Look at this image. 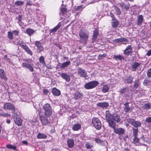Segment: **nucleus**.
<instances>
[{
    "instance_id": "1",
    "label": "nucleus",
    "mask_w": 151,
    "mask_h": 151,
    "mask_svg": "<svg viewBox=\"0 0 151 151\" xmlns=\"http://www.w3.org/2000/svg\"><path fill=\"white\" fill-rule=\"evenodd\" d=\"M105 118L110 127L114 126L115 125H116L115 122L118 123L119 122L121 121L119 115L116 114H111L109 110L106 111Z\"/></svg>"
},
{
    "instance_id": "2",
    "label": "nucleus",
    "mask_w": 151,
    "mask_h": 151,
    "mask_svg": "<svg viewBox=\"0 0 151 151\" xmlns=\"http://www.w3.org/2000/svg\"><path fill=\"white\" fill-rule=\"evenodd\" d=\"M89 32L85 29H81L79 32L80 37L79 42L81 43L86 44L88 40Z\"/></svg>"
},
{
    "instance_id": "3",
    "label": "nucleus",
    "mask_w": 151,
    "mask_h": 151,
    "mask_svg": "<svg viewBox=\"0 0 151 151\" xmlns=\"http://www.w3.org/2000/svg\"><path fill=\"white\" fill-rule=\"evenodd\" d=\"M44 110V114L47 117H50L52 114V107L50 104H45L43 107Z\"/></svg>"
},
{
    "instance_id": "4",
    "label": "nucleus",
    "mask_w": 151,
    "mask_h": 151,
    "mask_svg": "<svg viewBox=\"0 0 151 151\" xmlns=\"http://www.w3.org/2000/svg\"><path fill=\"white\" fill-rule=\"evenodd\" d=\"M92 123L93 126L98 130L101 128V123L100 120L97 117H93L92 119Z\"/></svg>"
},
{
    "instance_id": "5",
    "label": "nucleus",
    "mask_w": 151,
    "mask_h": 151,
    "mask_svg": "<svg viewBox=\"0 0 151 151\" xmlns=\"http://www.w3.org/2000/svg\"><path fill=\"white\" fill-rule=\"evenodd\" d=\"M99 84V83L97 81H90L85 84L84 88L86 89H91L96 87Z\"/></svg>"
},
{
    "instance_id": "6",
    "label": "nucleus",
    "mask_w": 151,
    "mask_h": 151,
    "mask_svg": "<svg viewBox=\"0 0 151 151\" xmlns=\"http://www.w3.org/2000/svg\"><path fill=\"white\" fill-rule=\"evenodd\" d=\"M41 110H39L38 113L39 115V117L40 121L42 124L44 126H46L49 123V120L48 117H47V116L44 115L43 114H41Z\"/></svg>"
},
{
    "instance_id": "7",
    "label": "nucleus",
    "mask_w": 151,
    "mask_h": 151,
    "mask_svg": "<svg viewBox=\"0 0 151 151\" xmlns=\"http://www.w3.org/2000/svg\"><path fill=\"white\" fill-rule=\"evenodd\" d=\"M23 61L24 62L22 63V67L27 68L31 72H33L34 68L29 63V59H24Z\"/></svg>"
},
{
    "instance_id": "8",
    "label": "nucleus",
    "mask_w": 151,
    "mask_h": 151,
    "mask_svg": "<svg viewBox=\"0 0 151 151\" xmlns=\"http://www.w3.org/2000/svg\"><path fill=\"white\" fill-rule=\"evenodd\" d=\"M116 125H115L110 127L113 129L114 132L116 134L119 136L123 135L125 133V130L122 128H116Z\"/></svg>"
},
{
    "instance_id": "9",
    "label": "nucleus",
    "mask_w": 151,
    "mask_h": 151,
    "mask_svg": "<svg viewBox=\"0 0 151 151\" xmlns=\"http://www.w3.org/2000/svg\"><path fill=\"white\" fill-rule=\"evenodd\" d=\"M17 44L24 49L28 54L31 55H33L32 52L25 43H24L23 42H18Z\"/></svg>"
},
{
    "instance_id": "10",
    "label": "nucleus",
    "mask_w": 151,
    "mask_h": 151,
    "mask_svg": "<svg viewBox=\"0 0 151 151\" xmlns=\"http://www.w3.org/2000/svg\"><path fill=\"white\" fill-rule=\"evenodd\" d=\"M3 109L5 110H12L13 111H15L14 106L10 103H5L3 106Z\"/></svg>"
},
{
    "instance_id": "11",
    "label": "nucleus",
    "mask_w": 151,
    "mask_h": 151,
    "mask_svg": "<svg viewBox=\"0 0 151 151\" xmlns=\"http://www.w3.org/2000/svg\"><path fill=\"white\" fill-rule=\"evenodd\" d=\"M12 117L13 118H15L14 121L15 124L18 126H21L22 123V120L20 117L16 113H14L12 115Z\"/></svg>"
},
{
    "instance_id": "12",
    "label": "nucleus",
    "mask_w": 151,
    "mask_h": 151,
    "mask_svg": "<svg viewBox=\"0 0 151 151\" xmlns=\"http://www.w3.org/2000/svg\"><path fill=\"white\" fill-rule=\"evenodd\" d=\"M43 44H44L41 42L40 41H35V45L39 53H40L44 51V48L43 46Z\"/></svg>"
},
{
    "instance_id": "13",
    "label": "nucleus",
    "mask_w": 151,
    "mask_h": 151,
    "mask_svg": "<svg viewBox=\"0 0 151 151\" xmlns=\"http://www.w3.org/2000/svg\"><path fill=\"white\" fill-rule=\"evenodd\" d=\"M129 103L126 102L124 104V110L126 113H129L132 112V108L129 105Z\"/></svg>"
},
{
    "instance_id": "14",
    "label": "nucleus",
    "mask_w": 151,
    "mask_h": 151,
    "mask_svg": "<svg viewBox=\"0 0 151 151\" xmlns=\"http://www.w3.org/2000/svg\"><path fill=\"white\" fill-rule=\"evenodd\" d=\"M132 53V47L131 45H129L124 51L123 53L126 56H129L131 55Z\"/></svg>"
},
{
    "instance_id": "15",
    "label": "nucleus",
    "mask_w": 151,
    "mask_h": 151,
    "mask_svg": "<svg viewBox=\"0 0 151 151\" xmlns=\"http://www.w3.org/2000/svg\"><path fill=\"white\" fill-rule=\"evenodd\" d=\"M99 35V29L97 28H95L93 31L92 39V40L93 42L96 41Z\"/></svg>"
},
{
    "instance_id": "16",
    "label": "nucleus",
    "mask_w": 151,
    "mask_h": 151,
    "mask_svg": "<svg viewBox=\"0 0 151 151\" xmlns=\"http://www.w3.org/2000/svg\"><path fill=\"white\" fill-rule=\"evenodd\" d=\"M78 74L80 75L81 77L86 78L88 76L85 70H83L81 68H79L78 70Z\"/></svg>"
},
{
    "instance_id": "17",
    "label": "nucleus",
    "mask_w": 151,
    "mask_h": 151,
    "mask_svg": "<svg viewBox=\"0 0 151 151\" xmlns=\"http://www.w3.org/2000/svg\"><path fill=\"white\" fill-rule=\"evenodd\" d=\"M0 78L2 80L6 82L8 80V78L7 77L5 72L4 69H0Z\"/></svg>"
},
{
    "instance_id": "18",
    "label": "nucleus",
    "mask_w": 151,
    "mask_h": 151,
    "mask_svg": "<svg viewBox=\"0 0 151 151\" xmlns=\"http://www.w3.org/2000/svg\"><path fill=\"white\" fill-rule=\"evenodd\" d=\"M83 96V95L82 93L76 91L73 94V98L75 100H80L82 99Z\"/></svg>"
},
{
    "instance_id": "19",
    "label": "nucleus",
    "mask_w": 151,
    "mask_h": 151,
    "mask_svg": "<svg viewBox=\"0 0 151 151\" xmlns=\"http://www.w3.org/2000/svg\"><path fill=\"white\" fill-rule=\"evenodd\" d=\"M109 105V103L105 102L98 103L96 104V106L97 107L103 109H106L108 107Z\"/></svg>"
},
{
    "instance_id": "20",
    "label": "nucleus",
    "mask_w": 151,
    "mask_h": 151,
    "mask_svg": "<svg viewBox=\"0 0 151 151\" xmlns=\"http://www.w3.org/2000/svg\"><path fill=\"white\" fill-rule=\"evenodd\" d=\"M58 74L60 75L61 77L63 79L65 80L66 81L69 82L70 81V77L69 75L65 73H60L59 72Z\"/></svg>"
},
{
    "instance_id": "21",
    "label": "nucleus",
    "mask_w": 151,
    "mask_h": 151,
    "mask_svg": "<svg viewBox=\"0 0 151 151\" xmlns=\"http://www.w3.org/2000/svg\"><path fill=\"white\" fill-rule=\"evenodd\" d=\"M61 24L60 22L58 24L53 28L51 29L50 31V35H52L55 34V32L61 27Z\"/></svg>"
},
{
    "instance_id": "22",
    "label": "nucleus",
    "mask_w": 151,
    "mask_h": 151,
    "mask_svg": "<svg viewBox=\"0 0 151 151\" xmlns=\"http://www.w3.org/2000/svg\"><path fill=\"white\" fill-rule=\"evenodd\" d=\"M67 143L68 147L72 148L74 145V141L72 138H69L67 140Z\"/></svg>"
},
{
    "instance_id": "23",
    "label": "nucleus",
    "mask_w": 151,
    "mask_h": 151,
    "mask_svg": "<svg viewBox=\"0 0 151 151\" xmlns=\"http://www.w3.org/2000/svg\"><path fill=\"white\" fill-rule=\"evenodd\" d=\"M141 63H139L137 62H135L133 63L131 65V67L133 71H136L137 68L140 66Z\"/></svg>"
},
{
    "instance_id": "24",
    "label": "nucleus",
    "mask_w": 151,
    "mask_h": 151,
    "mask_svg": "<svg viewBox=\"0 0 151 151\" xmlns=\"http://www.w3.org/2000/svg\"><path fill=\"white\" fill-rule=\"evenodd\" d=\"M51 92L53 95L55 96H59L61 94L60 91L55 87L52 89Z\"/></svg>"
},
{
    "instance_id": "25",
    "label": "nucleus",
    "mask_w": 151,
    "mask_h": 151,
    "mask_svg": "<svg viewBox=\"0 0 151 151\" xmlns=\"http://www.w3.org/2000/svg\"><path fill=\"white\" fill-rule=\"evenodd\" d=\"M133 78L131 75L125 79L124 81L127 84H131L133 82Z\"/></svg>"
},
{
    "instance_id": "26",
    "label": "nucleus",
    "mask_w": 151,
    "mask_h": 151,
    "mask_svg": "<svg viewBox=\"0 0 151 151\" xmlns=\"http://www.w3.org/2000/svg\"><path fill=\"white\" fill-rule=\"evenodd\" d=\"M144 20L143 17L142 15H139L137 18V24L138 25H140L142 24Z\"/></svg>"
},
{
    "instance_id": "27",
    "label": "nucleus",
    "mask_w": 151,
    "mask_h": 151,
    "mask_svg": "<svg viewBox=\"0 0 151 151\" xmlns=\"http://www.w3.org/2000/svg\"><path fill=\"white\" fill-rule=\"evenodd\" d=\"M60 15L61 16H64L65 17L67 16V9L64 7L60 8Z\"/></svg>"
},
{
    "instance_id": "28",
    "label": "nucleus",
    "mask_w": 151,
    "mask_h": 151,
    "mask_svg": "<svg viewBox=\"0 0 151 151\" xmlns=\"http://www.w3.org/2000/svg\"><path fill=\"white\" fill-rule=\"evenodd\" d=\"M121 7L124 9L127 10L130 8V4L128 3L127 4H124V2H122L119 4Z\"/></svg>"
},
{
    "instance_id": "29",
    "label": "nucleus",
    "mask_w": 151,
    "mask_h": 151,
    "mask_svg": "<svg viewBox=\"0 0 151 151\" xmlns=\"http://www.w3.org/2000/svg\"><path fill=\"white\" fill-rule=\"evenodd\" d=\"M114 21L111 22V24L113 27L114 28H116L118 27L119 25V21L117 19L114 20Z\"/></svg>"
},
{
    "instance_id": "30",
    "label": "nucleus",
    "mask_w": 151,
    "mask_h": 151,
    "mask_svg": "<svg viewBox=\"0 0 151 151\" xmlns=\"http://www.w3.org/2000/svg\"><path fill=\"white\" fill-rule=\"evenodd\" d=\"M114 41L117 43L126 42L128 41V40L125 38L123 37L116 39Z\"/></svg>"
},
{
    "instance_id": "31",
    "label": "nucleus",
    "mask_w": 151,
    "mask_h": 151,
    "mask_svg": "<svg viewBox=\"0 0 151 151\" xmlns=\"http://www.w3.org/2000/svg\"><path fill=\"white\" fill-rule=\"evenodd\" d=\"M113 58L116 60H119L121 61L122 60H124V57L122 55H114Z\"/></svg>"
},
{
    "instance_id": "32",
    "label": "nucleus",
    "mask_w": 151,
    "mask_h": 151,
    "mask_svg": "<svg viewBox=\"0 0 151 151\" xmlns=\"http://www.w3.org/2000/svg\"><path fill=\"white\" fill-rule=\"evenodd\" d=\"M47 136L43 133H39L37 135V138L38 139H45L47 138Z\"/></svg>"
},
{
    "instance_id": "33",
    "label": "nucleus",
    "mask_w": 151,
    "mask_h": 151,
    "mask_svg": "<svg viewBox=\"0 0 151 151\" xmlns=\"http://www.w3.org/2000/svg\"><path fill=\"white\" fill-rule=\"evenodd\" d=\"M142 107L144 109L146 110L149 109H151V104L150 102L145 104Z\"/></svg>"
},
{
    "instance_id": "34",
    "label": "nucleus",
    "mask_w": 151,
    "mask_h": 151,
    "mask_svg": "<svg viewBox=\"0 0 151 151\" xmlns=\"http://www.w3.org/2000/svg\"><path fill=\"white\" fill-rule=\"evenodd\" d=\"M71 63V62L70 61H68L65 62L63 63L60 67L62 69H64L65 67L69 65Z\"/></svg>"
},
{
    "instance_id": "35",
    "label": "nucleus",
    "mask_w": 151,
    "mask_h": 151,
    "mask_svg": "<svg viewBox=\"0 0 151 151\" xmlns=\"http://www.w3.org/2000/svg\"><path fill=\"white\" fill-rule=\"evenodd\" d=\"M151 83V80L150 79L145 78L143 83V85L145 86H148Z\"/></svg>"
},
{
    "instance_id": "36",
    "label": "nucleus",
    "mask_w": 151,
    "mask_h": 151,
    "mask_svg": "<svg viewBox=\"0 0 151 151\" xmlns=\"http://www.w3.org/2000/svg\"><path fill=\"white\" fill-rule=\"evenodd\" d=\"M81 125L80 124H76L73 126L72 129L73 131H76L81 129Z\"/></svg>"
},
{
    "instance_id": "37",
    "label": "nucleus",
    "mask_w": 151,
    "mask_h": 151,
    "mask_svg": "<svg viewBox=\"0 0 151 151\" xmlns=\"http://www.w3.org/2000/svg\"><path fill=\"white\" fill-rule=\"evenodd\" d=\"M109 87L107 84H106L103 86L102 91L103 93H106L108 92L109 90Z\"/></svg>"
},
{
    "instance_id": "38",
    "label": "nucleus",
    "mask_w": 151,
    "mask_h": 151,
    "mask_svg": "<svg viewBox=\"0 0 151 151\" xmlns=\"http://www.w3.org/2000/svg\"><path fill=\"white\" fill-rule=\"evenodd\" d=\"M26 33L29 36L32 35L35 31L34 30L30 28L27 29L26 30Z\"/></svg>"
},
{
    "instance_id": "39",
    "label": "nucleus",
    "mask_w": 151,
    "mask_h": 151,
    "mask_svg": "<svg viewBox=\"0 0 151 151\" xmlns=\"http://www.w3.org/2000/svg\"><path fill=\"white\" fill-rule=\"evenodd\" d=\"M141 125V123L140 122L138 121H135L134 120L132 126H134L135 128H138V127H140Z\"/></svg>"
},
{
    "instance_id": "40",
    "label": "nucleus",
    "mask_w": 151,
    "mask_h": 151,
    "mask_svg": "<svg viewBox=\"0 0 151 151\" xmlns=\"http://www.w3.org/2000/svg\"><path fill=\"white\" fill-rule=\"evenodd\" d=\"M140 84L139 79H137L134 81V87L135 88H137L139 87Z\"/></svg>"
},
{
    "instance_id": "41",
    "label": "nucleus",
    "mask_w": 151,
    "mask_h": 151,
    "mask_svg": "<svg viewBox=\"0 0 151 151\" xmlns=\"http://www.w3.org/2000/svg\"><path fill=\"white\" fill-rule=\"evenodd\" d=\"M39 61L43 66H46V63L44 57L42 56H40L39 59Z\"/></svg>"
},
{
    "instance_id": "42",
    "label": "nucleus",
    "mask_w": 151,
    "mask_h": 151,
    "mask_svg": "<svg viewBox=\"0 0 151 151\" xmlns=\"http://www.w3.org/2000/svg\"><path fill=\"white\" fill-rule=\"evenodd\" d=\"M139 140V139L137 137H134L133 139V143L136 146L139 145L138 144Z\"/></svg>"
},
{
    "instance_id": "43",
    "label": "nucleus",
    "mask_w": 151,
    "mask_h": 151,
    "mask_svg": "<svg viewBox=\"0 0 151 151\" xmlns=\"http://www.w3.org/2000/svg\"><path fill=\"white\" fill-rule=\"evenodd\" d=\"M7 36L9 40H12L13 39V32L11 31H9L7 32Z\"/></svg>"
},
{
    "instance_id": "44",
    "label": "nucleus",
    "mask_w": 151,
    "mask_h": 151,
    "mask_svg": "<svg viewBox=\"0 0 151 151\" xmlns=\"http://www.w3.org/2000/svg\"><path fill=\"white\" fill-rule=\"evenodd\" d=\"M24 2L23 1H17L15 2V5L16 6H21L23 5Z\"/></svg>"
},
{
    "instance_id": "45",
    "label": "nucleus",
    "mask_w": 151,
    "mask_h": 151,
    "mask_svg": "<svg viewBox=\"0 0 151 151\" xmlns=\"http://www.w3.org/2000/svg\"><path fill=\"white\" fill-rule=\"evenodd\" d=\"M132 129L133 130V136L134 137H137L138 132V128L135 129L133 128Z\"/></svg>"
},
{
    "instance_id": "46",
    "label": "nucleus",
    "mask_w": 151,
    "mask_h": 151,
    "mask_svg": "<svg viewBox=\"0 0 151 151\" xmlns=\"http://www.w3.org/2000/svg\"><path fill=\"white\" fill-rule=\"evenodd\" d=\"M6 147L9 149H13L14 150H16L17 147L15 146H13L11 144H9L6 145Z\"/></svg>"
},
{
    "instance_id": "47",
    "label": "nucleus",
    "mask_w": 151,
    "mask_h": 151,
    "mask_svg": "<svg viewBox=\"0 0 151 151\" xmlns=\"http://www.w3.org/2000/svg\"><path fill=\"white\" fill-rule=\"evenodd\" d=\"M0 116L6 118L10 117L11 116V114L6 113H0Z\"/></svg>"
},
{
    "instance_id": "48",
    "label": "nucleus",
    "mask_w": 151,
    "mask_h": 151,
    "mask_svg": "<svg viewBox=\"0 0 151 151\" xmlns=\"http://www.w3.org/2000/svg\"><path fill=\"white\" fill-rule=\"evenodd\" d=\"M86 147L87 149H90L93 147V145L88 142H87L85 144Z\"/></svg>"
},
{
    "instance_id": "49",
    "label": "nucleus",
    "mask_w": 151,
    "mask_h": 151,
    "mask_svg": "<svg viewBox=\"0 0 151 151\" xmlns=\"http://www.w3.org/2000/svg\"><path fill=\"white\" fill-rule=\"evenodd\" d=\"M107 55L106 53L103 54H99L98 57V59L99 60H102L104 58L106 57Z\"/></svg>"
},
{
    "instance_id": "50",
    "label": "nucleus",
    "mask_w": 151,
    "mask_h": 151,
    "mask_svg": "<svg viewBox=\"0 0 151 151\" xmlns=\"http://www.w3.org/2000/svg\"><path fill=\"white\" fill-rule=\"evenodd\" d=\"M114 9L116 12L117 14L120 15L121 14V12L117 6H115Z\"/></svg>"
},
{
    "instance_id": "51",
    "label": "nucleus",
    "mask_w": 151,
    "mask_h": 151,
    "mask_svg": "<svg viewBox=\"0 0 151 151\" xmlns=\"http://www.w3.org/2000/svg\"><path fill=\"white\" fill-rule=\"evenodd\" d=\"M85 7L84 6L83 7V5H81L77 6L75 9V11L77 12L79 11H82V9Z\"/></svg>"
},
{
    "instance_id": "52",
    "label": "nucleus",
    "mask_w": 151,
    "mask_h": 151,
    "mask_svg": "<svg viewBox=\"0 0 151 151\" xmlns=\"http://www.w3.org/2000/svg\"><path fill=\"white\" fill-rule=\"evenodd\" d=\"M127 122L132 125L133 124L135 120L134 119L130 118L127 119Z\"/></svg>"
},
{
    "instance_id": "53",
    "label": "nucleus",
    "mask_w": 151,
    "mask_h": 151,
    "mask_svg": "<svg viewBox=\"0 0 151 151\" xmlns=\"http://www.w3.org/2000/svg\"><path fill=\"white\" fill-rule=\"evenodd\" d=\"M110 15H109V16H110L111 18V20L112 21H114V20L116 19L115 18V17L114 15L111 12H110Z\"/></svg>"
},
{
    "instance_id": "54",
    "label": "nucleus",
    "mask_w": 151,
    "mask_h": 151,
    "mask_svg": "<svg viewBox=\"0 0 151 151\" xmlns=\"http://www.w3.org/2000/svg\"><path fill=\"white\" fill-rule=\"evenodd\" d=\"M126 89L127 88L126 87L123 88L119 91V92L121 94L124 93L126 92Z\"/></svg>"
},
{
    "instance_id": "55",
    "label": "nucleus",
    "mask_w": 151,
    "mask_h": 151,
    "mask_svg": "<svg viewBox=\"0 0 151 151\" xmlns=\"http://www.w3.org/2000/svg\"><path fill=\"white\" fill-rule=\"evenodd\" d=\"M145 122L149 124H151V117H147L145 120Z\"/></svg>"
},
{
    "instance_id": "56",
    "label": "nucleus",
    "mask_w": 151,
    "mask_h": 151,
    "mask_svg": "<svg viewBox=\"0 0 151 151\" xmlns=\"http://www.w3.org/2000/svg\"><path fill=\"white\" fill-rule=\"evenodd\" d=\"M13 33L14 35L15 36H18L19 35V31L17 30H14L12 32Z\"/></svg>"
},
{
    "instance_id": "57",
    "label": "nucleus",
    "mask_w": 151,
    "mask_h": 151,
    "mask_svg": "<svg viewBox=\"0 0 151 151\" xmlns=\"http://www.w3.org/2000/svg\"><path fill=\"white\" fill-rule=\"evenodd\" d=\"M147 75L148 78H150L151 77V68L149 69L148 70Z\"/></svg>"
},
{
    "instance_id": "58",
    "label": "nucleus",
    "mask_w": 151,
    "mask_h": 151,
    "mask_svg": "<svg viewBox=\"0 0 151 151\" xmlns=\"http://www.w3.org/2000/svg\"><path fill=\"white\" fill-rule=\"evenodd\" d=\"M95 140L97 143L98 144L101 143L103 142V141L100 139L97 138L95 139Z\"/></svg>"
},
{
    "instance_id": "59",
    "label": "nucleus",
    "mask_w": 151,
    "mask_h": 151,
    "mask_svg": "<svg viewBox=\"0 0 151 151\" xmlns=\"http://www.w3.org/2000/svg\"><path fill=\"white\" fill-rule=\"evenodd\" d=\"M55 45L57 47L59 48L60 49H62V45L58 43H57L55 44Z\"/></svg>"
},
{
    "instance_id": "60",
    "label": "nucleus",
    "mask_w": 151,
    "mask_h": 151,
    "mask_svg": "<svg viewBox=\"0 0 151 151\" xmlns=\"http://www.w3.org/2000/svg\"><path fill=\"white\" fill-rule=\"evenodd\" d=\"M22 15H19L18 17V20L19 21V22H21V21L22 18Z\"/></svg>"
},
{
    "instance_id": "61",
    "label": "nucleus",
    "mask_w": 151,
    "mask_h": 151,
    "mask_svg": "<svg viewBox=\"0 0 151 151\" xmlns=\"http://www.w3.org/2000/svg\"><path fill=\"white\" fill-rule=\"evenodd\" d=\"M26 5L27 6H32V4L31 2V1L29 0L28 1H27L26 3Z\"/></svg>"
},
{
    "instance_id": "62",
    "label": "nucleus",
    "mask_w": 151,
    "mask_h": 151,
    "mask_svg": "<svg viewBox=\"0 0 151 151\" xmlns=\"http://www.w3.org/2000/svg\"><path fill=\"white\" fill-rule=\"evenodd\" d=\"M147 56H150L151 55V49L149 50L146 54Z\"/></svg>"
},
{
    "instance_id": "63",
    "label": "nucleus",
    "mask_w": 151,
    "mask_h": 151,
    "mask_svg": "<svg viewBox=\"0 0 151 151\" xmlns=\"http://www.w3.org/2000/svg\"><path fill=\"white\" fill-rule=\"evenodd\" d=\"M43 92L46 94H47L48 93L49 91L47 89H44L43 90Z\"/></svg>"
},
{
    "instance_id": "64",
    "label": "nucleus",
    "mask_w": 151,
    "mask_h": 151,
    "mask_svg": "<svg viewBox=\"0 0 151 151\" xmlns=\"http://www.w3.org/2000/svg\"><path fill=\"white\" fill-rule=\"evenodd\" d=\"M22 142L23 143V144L26 145H28V143L27 142V141H25V140H24L22 141Z\"/></svg>"
}]
</instances>
